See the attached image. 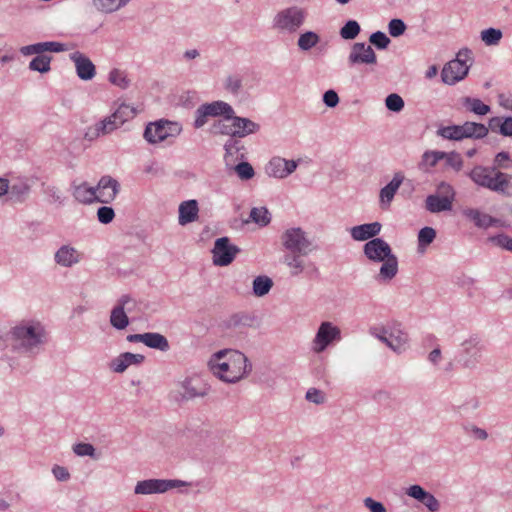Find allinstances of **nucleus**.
I'll return each instance as SVG.
<instances>
[{"instance_id": "nucleus-62", "label": "nucleus", "mask_w": 512, "mask_h": 512, "mask_svg": "<svg viewBox=\"0 0 512 512\" xmlns=\"http://www.w3.org/2000/svg\"><path fill=\"white\" fill-rule=\"evenodd\" d=\"M494 167L509 169L512 167V162L510 160V155L508 152L502 151L496 154L494 158Z\"/></svg>"}, {"instance_id": "nucleus-59", "label": "nucleus", "mask_w": 512, "mask_h": 512, "mask_svg": "<svg viewBox=\"0 0 512 512\" xmlns=\"http://www.w3.org/2000/svg\"><path fill=\"white\" fill-rule=\"evenodd\" d=\"M369 40L378 49H385L390 43V39L381 31L372 33Z\"/></svg>"}, {"instance_id": "nucleus-19", "label": "nucleus", "mask_w": 512, "mask_h": 512, "mask_svg": "<svg viewBox=\"0 0 512 512\" xmlns=\"http://www.w3.org/2000/svg\"><path fill=\"white\" fill-rule=\"evenodd\" d=\"M302 256L304 255L290 252L283 257V263L290 269V275L292 277H297L304 272H318L315 264L312 262L305 263Z\"/></svg>"}, {"instance_id": "nucleus-58", "label": "nucleus", "mask_w": 512, "mask_h": 512, "mask_svg": "<svg viewBox=\"0 0 512 512\" xmlns=\"http://www.w3.org/2000/svg\"><path fill=\"white\" fill-rule=\"evenodd\" d=\"M43 193L48 197L50 203H63V197L60 190L53 185H47L43 188Z\"/></svg>"}, {"instance_id": "nucleus-31", "label": "nucleus", "mask_w": 512, "mask_h": 512, "mask_svg": "<svg viewBox=\"0 0 512 512\" xmlns=\"http://www.w3.org/2000/svg\"><path fill=\"white\" fill-rule=\"evenodd\" d=\"M464 139H482L488 135L489 128L484 124L466 121L462 124Z\"/></svg>"}, {"instance_id": "nucleus-55", "label": "nucleus", "mask_w": 512, "mask_h": 512, "mask_svg": "<svg viewBox=\"0 0 512 512\" xmlns=\"http://www.w3.org/2000/svg\"><path fill=\"white\" fill-rule=\"evenodd\" d=\"M234 170L241 180L251 179L255 172L251 164L248 162H241L234 167Z\"/></svg>"}, {"instance_id": "nucleus-3", "label": "nucleus", "mask_w": 512, "mask_h": 512, "mask_svg": "<svg viewBox=\"0 0 512 512\" xmlns=\"http://www.w3.org/2000/svg\"><path fill=\"white\" fill-rule=\"evenodd\" d=\"M363 253L370 261L382 263L377 276L379 281L389 282L397 275L398 258L382 238L367 241L363 246Z\"/></svg>"}, {"instance_id": "nucleus-23", "label": "nucleus", "mask_w": 512, "mask_h": 512, "mask_svg": "<svg viewBox=\"0 0 512 512\" xmlns=\"http://www.w3.org/2000/svg\"><path fill=\"white\" fill-rule=\"evenodd\" d=\"M83 253L71 245H62L54 254V261L62 267H72L80 263Z\"/></svg>"}, {"instance_id": "nucleus-9", "label": "nucleus", "mask_w": 512, "mask_h": 512, "mask_svg": "<svg viewBox=\"0 0 512 512\" xmlns=\"http://www.w3.org/2000/svg\"><path fill=\"white\" fill-rule=\"evenodd\" d=\"M281 242L283 247L291 253L307 255L313 251L312 241L299 227L285 230L281 236Z\"/></svg>"}, {"instance_id": "nucleus-61", "label": "nucleus", "mask_w": 512, "mask_h": 512, "mask_svg": "<svg viewBox=\"0 0 512 512\" xmlns=\"http://www.w3.org/2000/svg\"><path fill=\"white\" fill-rule=\"evenodd\" d=\"M406 25L401 19H392L388 24V31L392 37H399L404 34Z\"/></svg>"}, {"instance_id": "nucleus-32", "label": "nucleus", "mask_w": 512, "mask_h": 512, "mask_svg": "<svg viewBox=\"0 0 512 512\" xmlns=\"http://www.w3.org/2000/svg\"><path fill=\"white\" fill-rule=\"evenodd\" d=\"M30 189L31 187L27 180L18 179L11 186L9 185L8 193L12 200L23 202L29 195Z\"/></svg>"}, {"instance_id": "nucleus-49", "label": "nucleus", "mask_w": 512, "mask_h": 512, "mask_svg": "<svg viewBox=\"0 0 512 512\" xmlns=\"http://www.w3.org/2000/svg\"><path fill=\"white\" fill-rule=\"evenodd\" d=\"M73 452L80 457L88 456L92 459H98L99 455L96 453L95 447L90 443L80 442L73 445Z\"/></svg>"}, {"instance_id": "nucleus-33", "label": "nucleus", "mask_w": 512, "mask_h": 512, "mask_svg": "<svg viewBox=\"0 0 512 512\" xmlns=\"http://www.w3.org/2000/svg\"><path fill=\"white\" fill-rule=\"evenodd\" d=\"M464 215L472 220L477 227L488 228L495 225L498 221L492 216L482 213L477 209H466Z\"/></svg>"}, {"instance_id": "nucleus-50", "label": "nucleus", "mask_w": 512, "mask_h": 512, "mask_svg": "<svg viewBox=\"0 0 512 512\" xmlns=\"http://www.w3.org/2000/svg\"><path fill=\"white\" fill-rule=\"evenodd\" d=\"M435 195L442 199H446L449 203L453 204L455 199V190L449 183L441 182L437 186Z\"/></svg>"}, {"instance_id": "nucleus-48", "label": "nucleus", "mask_w": 512, "mask_h": 512, "mask_svg": "<svg viewBox=\"0 0 512 512\" xmlns=\"http://www.w3.org/2000/svg\"><path fill=\"white\" fill-rule=\"evenodd\" d=\"M360 25L355 20H349L346 24L340 29V36L345 40L355 39L360 33Z\"/></svg>"}, {"instance_id": "nucleus-63", "label": "nucleus", "mask_w": 512, "mask_h": 512, "mask_svg": "<svg viewBox=\"0 0 512 512\" xmlns=\"http://www.w3.org/2000/svg\"><path fill=\"white\" fill-rule=\"evenodd\" d=\"M115 217L113 208L102 206L97 211V218L100 223L109 224Z\"/></svg>"}, {"instance_id": "nucleus-34", "label": "nucleus", "mask_w": 512, "mask_h": 512, "mask_svg": "<svg viewBox=\"0 0 512 512\" xmlns=\"http://www.w3.org/2000/svg\"><path fill=\"white\" fill-rule=\"evenodd\" d=\"M144 345L161 352H167L170 349L168 339L164 335L157 332H147Z\"/></svg>"}, {"instance_id": "nucleus-39", "label": "nucleus", "mask_w": 512, "mask_h": 512, "mask_svg": "<svg viewBox=\"0 0 512 512\" xmlns=\"http://www.w3.org/2000/svg\"><path fill=\"white\" fill-rule=\"evenodd\" d=\"M462 103L467 110L479 116L486 115L491 110L489 105L483 103L478 98L465 97L463 98Z\"/></svg>"}, {"instance_id": "nucleus-1", "label": "nucleus", "mask_w": 512, "mask_h": 512, "mask_svg": "<svg viewBox=\"0 0 512 512\" xmlns=\"http://www.w3.org/2000/svg\"><path fill=\"white\" fill-rule=\"evenodd\" d=\"M208 367L219 380L231 384L244 379L252 370L246 355L233 349H223L212 354Z\"/></svg>"}, {"instance_id": "nucleus-57", "label": "nucleus", "mask_w": 512, "mask_h": 512, "mask_svg": "<svg viewBox=\"0 0 512 512\" xmlns=\"http://www.w3.org/2000/svg\"><path fill=\"white\" fill-rule=\"evenodd\" d=\"M305 398L307 401L317 405L323 404L327 400L326 394L317 388H309L306 392Z\"/></svg>"}, {"instance_id": "nucleus-6", "label": "nucleus", "mask_w": 512, "mask_h": 512, "mask_svg": "<svg viewBox=\"0 0 512 512\" xmlns=\"http://www.w3.org/2000/svg\"><path fill=\"white\" fill-rule=\"evenodd\" d=\"M371 334L396 353H402L408 348V334L399 323H393L379 329L375 328L371 331Z\"/></svg>"}, {"instance_id": "nucleus-11", "label": "nucleus", "mask_w": 512, "mask_h": 512, "mask_svg": "<svg viewBox=\"0 0 512 512\" xmlns=\"http://www.w3.org/2000/svg\"><path fill=\"white\" fill-rule=\"evenodd\" d=\"M342 339L341 330L330 321L322 322L312 341V350L315 353H322L330 345Z\"/></svg>"}, {"instance_id": "nucleus-35", "label": "nucleus", "mask_w": 512, "mask_h": 512, "mask_svg": "<svg viewBox=\"0 0 512 512\" xmlns=\"http://www.w3.org/2000/svg\"><path fill=\"white\" fill-rule=\"evenodd\" d=\"M453 204L449 203L446 199H442L435 194L428 195L425 200V208L430 213H440L450 211Z\"/></svg>"}, {"instance_id": "nucleus-14", "label": "nucleus", "mask_w": 512, "mask_h": 512, "mask_svg": "<svg viewBox=\"0 0 512 512\" xmlns=\"http://www.w3.org/2000/svg\"><path fill=\"white\" fill-rule=\"evenodd\" d=\"M240 249L231 244L228 237L216 239L212 249L213 263L217 266H227L235 259Z\"/></svg>"}, {"instance_id": "nucleus-44", "label": "nucleus", "mask_w": 512, "mask_h": 512, "mask_svg": "<svg viewBox=\"0 0 512 512\" xmlns=\"http://www.w3.org/2000/svg\"><path fill=\"white\" fill-rule=\"evenodd\" d=\"M273 286V281L268 276H257L253 280V293L257 297L265 296Z\"/></svg>"}, {"instance_id": "nucleus-25", "label": "nucleus", "mask_w": 512, "mask_h": 512, "mask_svg": "<svg viewBox=\"0 0 512 512\" xmlns=\"http://www.w3.org/2000/svg\"><path fill=\"white\" fill-rule=\"evenodd\" d=\"M181 396L185 400H191L197 397H205L209 388L206 384L202 383L199 379L186 378L181 383Z\"/></svg>"}, {"instance_id": "nucleus-54", "label": "nucleus", "mask_w": 512, "mask_h": 512, "mask_svg": "<svg viewBox=\"0 0 512 512\" xmlns=\"http://www.w3.org/2000/svg\"><path fill=\"white\" fill-rule=\"evenodd\" d=\"M444 159L446 164L454 169L455 171H460L463 167V160L459 153L457 152H443Z\"/></svg>"}, {"instance_id": "nucleus-21", "label": "nucleus", "mask_w": 512, "mask_h": 512, "mask_svg": "<svg viewBox=\"0 0 512 512\" xmlns=\"http://www.w3.org/2000/svg\"><path fill=\"white\" fill-rule=\"evenodd\" d=\"M405 493L407 496L421 502L430 512H438L440 510L438 499L418 484L409 486Z\"/></svg>"}, {"instance_id": "nucleus-41", "label": "nucleus", "mask_w": 512, "mask_h": 512, "mask_svg": "<svg viewBox=\"0 0 512 512\" xmlns=\"http://www.w3.org/2000/svg\"><path fill=\"white\" fill-rule=\"evenodd\" d=\"M444 159L443 151H426L422 155L419 168L424 171L435 167L440 160Z\"/></svg>"}, {"instance_id": "nucleus-38", "label": "nucleus", "mask_w": 512, "mask_h": 512, "mask_svg": "<svg viewBox=\"0 0 512 512\" xmlns=\"http://www.w3.org/2000/svg\"><path fill=\"white\" fill-rule=\"evenodd\" d=\"M238 137H230L224 144V160L227 164L234 160V156L238 157V154L244 150V146Z\"/></svg>"}, {"instance_id": "nucleus-56", "label": "nucleus", "mask_w": 512, "mask_h": 512, "mask_svg": "<svg viewBox=\"0 0 512 512\" xmlns=\"http://www.w3.org/2000/svg\"><path fill=\"white\" fill-rule=\"evenodd\" d=\"M98 123L100 124L101 132H103L104 135L110 134L119 127H121V124H118V121L115 118H113V114L104 118Z\"/></svg>"}, {"instance_id": "nucleus-22", "label": "nucleus", "mask_w": 512, "mask_h": 512, "mask_svg": "<svg viewBox=\"0 0 512 512\" xmlns=\"http://www.w3.org/2000/svg\"><path fill=\"white\" fill-rule=\"evenodd\" d=\"M297 162L294 160H286L281 157L272 158L267 167L266 171L269 176L283 179L293 173L297 168Z\"/></svg>"}, {"instance_id": "nucleus-60", "label": "nucleus", "mask_w": 512, "mask_h": 512, "mask_svg": "<svg viewBox=\"0 0 512 512\" xmlns=\"http://www.w3.org/2000/svg\"><path fill=\"white\" fill-rule=\"evenodd\" d=\"M489 241L496 246L502 247L512 252V238L505 234L492 236L489 238Z\"/></svg>"}, {"instance_id": "nucleus-37", "label": "nucleus", "mask_w": 512, "mask_h": 512, "mask_svg": "<svg viewBox=\"0 0 512 512\" xmlns=\"http://www.w3.org/2000/svg\"><path fill=\"white\" fill-rule=\"evenodd\" d=\"M489 129L498 131L503 136H512V117H493L489 120Z\"/></svg>"}, {"instance_id": "nucleus-10", "label": "nucleus", "mask_w": 512, "mask_h": 512, "mask_svg": "<svg viewBox=\"0 0 512 512\" xmlns=\"http://www.w3.org/2000/svg\"><path fill=\"white\" fill-rule=\"evenodd\" d=\"M469 58L470 51L468 49L459 51L456 59L451 60L444 66L441 73L443 82L453 85L464 79L469 70V65L467 64Z\"/></svg>"}, {"instance_id": "nucleus-15", "label": "nucleus", "mask_w": 512, "mask_h": 512, "mask_svg": "<svg viewBox=\"0 0 512 512\" xmlns=\"http://www.w3.org/2000/svg\"><path fill=\"white\" fill-rule=\"evenodd\" d=\"M461 346L462 350L460 356L463 365L467 368L475 367L481 359L484 348L480 337L472 335L468 339L464 340Z\"/></svg>"}, {"instance_id": "nucleus-24", "label": "nucleus", "mask_w": 512, "mask_h": 512, "mask_svg": "<svg viewBox=\"0 0 512 512\" xmlns=\"http://www.w3.org/2000/svg\"><path fill=\"white\" fill-rule=\"evenodd\" d=\"M145 361L142 354H134L131 352L121 353L109 363V368L115 373H123L132 365H140Z\"/></svg>"}, {"instance_id": "nucleus-53", "label": "nucleus", "mask_w": 512, "mask_h": 512, "mask_svg": "<svg viewBox=\"0 0 512 512\" xmlns=\"http://www.w3.org/2000/svg\"><path fill=\"white\" fill-rule=\"evenodd\" d=\"M210 117L212 116L209 114L208 108L205 104L200 105L195 111L194 127L196 129L202 128L208 122Z\"/></svg>"}, {"instance_id": "nucleus-47", "label": "nucleus", "mask_w": 512, "mask_h": 512, "mask_svg": "<svg viewBox=\"0 0 512 512\" xmlns=\"http://www.w3.org/2000/svg\"><path fill=\"white\" fill-rule=\"evenodd\" d=\"M108 79L110 83L121 89H126L130 84V80L128 79L126 72L117 68H114L109 72Z\"/></svg>"}, {"instance_id": "nucleus-17", "label": "nucleus", "mask_w": 512, "mask_h": 512, "mask_svg": "<svg viewBox=\"0 0 512 512\" xmlns=\"http://www.w3.org/2000/svg\"><path fill=\"white\" fill-rule=\"evenodd\" d=\"M348 61L351 65L355 64H366L374 65L377 62V57L370 45H366L362 42L354 43Z\"/></svg>"}, {"instance_id": "nucleus-28", "label": "nucleus", "mask_w": 512, "mask_h": 512, "mask_svg": "<svg viewBox=\"0 0 512 512\" xmlns=\"http://www.w3.org/2000/svg\"><path fill=\"white\" fill-rule=\"evenodd\" d=\"M402 172H396L392 180L380 190V201L382 206L388 207L392 202L396 192L404 181Z\"/></svg>"}, {"instance_id": "nucleus-52", "label": "nucleus", "mask_w": 512, "mask_h": 512, "mask_svg": "<svg viewBox=\"0 0 512 512\" xmlns=\"http://www.w3.org/2000/svg\"><path fill=\"white\" fill-rule=\"evenodd\" d=\"M436 237V231L431 227H424L418 233L419 247H426L431 244Z\"/></svg>"}, {"instance_id": "nucleus-8", "label": "nucleus", "mask_w": 512, "mask_h": 512, "mask_svg": "<svg viewBox=\"0 0 512 512\" xmlns=\"http://www.w3.org/2000/svg\"><path fill=\"white\" fill-rule=\"evenodd\" d=\"M181 127L175 123L165 119L155 122H149L144 130L143 138L149 144H158L170 137H176L180 134Z\"/></svg>"}, {"instance_id": "nucleus-40", "label": "nucleus", "mask_w": 512, "mask_h": 512, "mask_svg": "<svg viewBox=\"0 0 512 512\" xmlns=\"http://www.w3.org/2000/svg\"><path fill=\"white\" fill-rule=\"evenodd\" d=\"M437 135L447 140L461 141L464 139L462 124L440 127Z\"/></svg>"}, {"instance_id": "nucleus-36", "label": "nucleus", "mask_w": 512, "mask_h": 512, "mask_svg": "<svg viewBox=\"0 0 512 512\" xmlns=\"http://www.w3.org/2000/svg\"><path fill=\"white\" fill-rule=\"evenodd\" d=\"M205 106L208 108L209 114L212 117L222 116L227 120L228 117L231 116V113H234L233 107L227 102L221 100L205 103Z\"/></svg>"}, {"instance_id": "nucleus-51", "label": "nucleus", "mask_w": 512, "mask_h": 512, "mask_svg": "<svg viewBox=\"0 0 512 512\" xmlns=\"http://www.w3.org/2000/svg\"><path fill=\"white\" fill-rule=\"evenodd\" d=\"M386 108L392 112H400L404 108V100L396 93L389 94L385 99Z\"/></svg>"}, {"instance_id": "nucleus-5", "label": "nucleus", "mask_w": 512, "mask_h": 512, "mask_svg": "<svg viewBox=\"0 0 512 512\" xmlns=\"http://www.w3.org/2000/svg\"><path fill=\"white\" fill-rule=\"evenodd\" d=\"M67 46L60 42L48 41L39 42L31 45L22 46L20 53L24 56L36 55L29 63V69L42 74L51 70L52 57L44 54L45 52H62L66 51Z\"/></svg>"}, {"instance_id": "nucleus-18", "label": "nucleus", "mask_w": 512, "mask_h": 512, "mask_svg": "<svg viewBox=\"0 0 512 512\" xmlns=\"http://www.w3.org/2000/svg\"><path fill=\"white\" fill-rule=\"evenodd\" d=\"M231 122L233 136L244 138L248 135L255 134L260 130V125L249 118L236 116L235 112L226 120Z\"/></svg>"}, {"instance_id": "nucleus-30", "label": "nucleus", "mask_w": 512, "mask_h": 512, "mask_svg": "<svg viewBox=\"0 0 512 512\" xmlns=\"http://www.w3.org/2000/svg\"><path fill=\"white\" fill-rule=\"evenodd\" d=\"M131 0H92L93 7L105 14H111L125 7Z\"/></svg>"}, {"instance_id": "nucleus-4", "label": "nucleus", "mask_w": 512, "mask_h": 512, "mask_svg": "<svg viewBox=\"0 0 512 512\" xmlns=\"http://www.w3.org/2000/svg\"><path fill=\"white\" fill-rule=\"evenodd\" d=\"M478 186L487 188L505 197H512V175L496 170L495 167L476 165L468 173Z\"/></svg>"}, {"instance_id": "nucleus-26", "label": "nucleus", "mask_w": 512, "mask_h": 512, "mask_svg": "<svg viewBox=\"0 0 512 512\" xmlns=\"http://www.w3.org/2000/svg\"><path fill=\"white\" fill-rule=\"evenodd\" d=\"M381 228L379 222L357 225L350 229V235L355 241H369L380 233Z\"/></svg>"}, {"instance_id": "nucleus-29", "label": "nucleus", "mask_w": 512, "mask_h": 512, "mask_svg": "<svg viewBox=\"0 0 512 512\" xmlns=\"http://www.w3.org/2000/svg\"><path fill=\"white\" fill-rule=\"evenodd\" d=\"M178 222L180 225L185 226L198 219L199 206L196 200L183 201L179 205Z\"/></svg>"}, {"instance_id": "nucleus-20", "label": "nucleus", "mask_w": 512, "mask_h": 512, "mask_svg": "<svg viewBox=\"0 0 512 512\" xmlns=\"http://www.w3.org/2000/svg\"><path fill=\"white\" fill-rule=\"evenodd\" d=\"M70 60L74 63L77 76L84 81L91 80L96 75V67L83 53L75 51L70 54Z\"/></svg>"}, {"instance_id": "nucleus-46", "label": "nucleus", "mask_w": 512, "mask_h": 512, "mask_svg": "<svg viewBox=\"0 0 512 512\" xmlns=\"http://www.w3.org/2000/svg\"><path fill=\"white\" fill-rule=\"evenodd\" d=\"M136 114L137 111L133 106L123 103L115 110L113 118H115L118 121V124H121L122 126L125 122L133 119Z\"/></svg>"}, {"instance_id": "nucleus-2", "label": "nucleus", "mask_w": 512, "mask_h": 512, "mask_svg": "<svg viewBox=\"0 0 512 512\" xmlns=\"http://www.w3.org/2000/svg\"><path fill=\"white\" fill-rule=\"evenodd\" d=\"M8 340L14 352L35 354L47 342V332L39 321L22 320L10 329Z\"/></svg>"}, {"instance_id": "nucleus-12", "label": "nucleus", "mask_w": 512, "mask_h": 512, "mask_svg": "<svg viewBox=\"0 0 512 512\" xmlns=\"http://www.w3.org/2000/svg\"><path fill=\"white\" fill-rule=\"evenodd\" d=\"M187 485V482L178 479H146L137 482L134 493L137 495L162 494Z\"/></svg>"}, {"instance_id": "nucleus-13", "label": "nucleus", "mask_w": 512, "mask_h": 512, "mask_svg": "<svg viewBox=\"0 0 512 512\" xmlns=\"http://www.w3.org/2000/svg\"><path fill=\"white\" fill-rule=\"evenodd\" d=\"M136 302L129 295L121 296L117 304L111 311L110 315V323L111 325L118 329L123 330L129 325V319L127 316V312L130 313L133 311Z\"/></svg>"}, {"instance_id": "nucleus-43", "label": "nucleus", "mask_w": 512, "mask_h": 512, "mask_svg": "<svg viewBox=\"0 0 512 512\" xmlns=\"http://www.w3.org/2000/svg\"><path fill=\"white\" fill-rule=\"evenodd\" d=\"M503 38V33L497 28H487L480 32V39L486 46H497Z\"/></svg>"}, {"instance_id": "nucleus-42", "label": "nucleus", "mask_w": 512, "mask_h": 512, "mask_svg": "<svg viewBox=\"0 0 512 512\" xmlns=\"http://www.w3.org/2000/svg\"><path fill=\"white\" fill-rule=\"evenodd\" d=\"M320 41V37L313 31H306L300 34L297 46L301 51H308L315 47Z\"/></svg>"}, {"instance_id": "nucleus-45", "label": "nucleus", "mask_w": 512, "mask_h": 512, "mask_svg": "<svg viewBox=\"0 0 512 512\" xmlns=\"http://www.w3.org/2000/svg\"><path fill=\"white\" fill-rule=\"evenodd\" d=\"M249 219L257 225L264 227L271 221V214L266 207H254L250 211Z\"/></svg>"}, {"instance_id": "nucleus-27", "label": "nucleus", "mask_w": 512, "mask_h": 512, "mask_svg": "<svg viewBox=\"0 0 512 512\" xmlns=\"http://www.w3.org/2000/svg\"><path fill=\"white\" fill-rule=\"evenodd\" d=\"M73 197L82 204L97 202V192L95 187L89 186L86 182L77 184L73 181L71 184Z\"/></svg>"}, {"instance_id": "nucleus-64", "label": "nucleus", "mask_w": 512, "mask_h": 512, "mask_svg": "<svg viewBox=\"0 0 512 512\" xmlns=\"http://www.w3.org/2000/svg\"><path fill=\"white\" fill-rule=\"evenodd\" d=\"M213 128L215 133L229 136V138L234 137L231 122H227L225 118L215 122Z\"/></svg>"}, {"instance_id": "nucleus-16", "label": "nucleus", "mask_w": 512, "mask_h": 512, "mask_svg": "<svg viewBox=\"0 0 512 512\" xmlns=\"http://www.w3.org/2000/svg\"><path fill=\"white\" fill-rule=\"evenodd\" d=\"M95 190L97 192V202L108 204L117 197L120 191V183L115 178L104 175L98 181Z\"/></svg>"}, {"instance_id": "nucleus-7", "label": "nucleus", "mask_w": 512, "mask_h": 512, "mask_svg": "<svg viewBox=\"0 0 512 512\" xmlns=\"http://www.w3.org/2000/svg\"><path fill=\"white\" fill-rule=\"evenodd\" d=\"M304 9L292 6L279 11L273 19V27L281 32L295 33L305 22Z\"/></svg>"}]
</instances>
